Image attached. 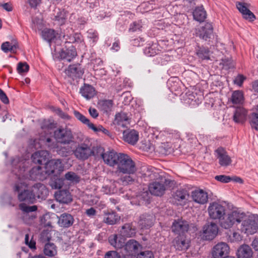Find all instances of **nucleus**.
Here are the masks:
<instances>
[{"label":"nucleus","instance_id":"obj_1","mask_svg":"<svg viewBox=\"0 0 258 258\" xmlns=\"http://www.w3.org/2000/svg\"><path fill=\"white\" fill-rule=\"evenodd\" d=\"M19 165L20 168L18 170V171L14 169L13 171L18 176V179L23 181H27V179L33 180H42L46 178L45 174L42 168L40 166L33 167L29 172V174L26 173L25 168L23 166L21 168L22 163H20Z\"/></svg>","mask_w":258,"mask_h":258},{"label":"nucleus","instance_id":"obj_2","mask_svg":"<svg viewBox=\"0 0 258 258\" xmlns=\"http://www.w3.org/2000/svg\"><path fill=\"white\" fill-rule=\"evenodd\" d=\"M27 181L20 180L15 184L14 189L17 192L18 199L20 202H26L29 204H33L35 200L33 194L32 187L31 189H26L28 187Z\"/></svg>","mask_w":258,"mask_h":258},{"label":"nucleus","instance_id":"obj_3","mask_svg":"<svg viewBox=\"0 0 258 258\" xmlns=\"http://www.w3.org/2000/svg\"><path fill=\"white\" fill-rule=\"evenodd\" d=\"M116 172L121 173H135L137 170L135 162L128 155L122 153L117 162Z\"/></svg>","mask_w":258,"mask_h":258},{"label":"nucleus","instance_id":"obj_4","mask_svg":"<svg viewBox=\"0 0 258 258\" xmlns=\"http://www.w3.org/2000/svg\"><path fill=\"white\" fill-rule=\"evenodd\" d=\"M244 217V213L235 211L230 212L227 214L225 212L224 215L219 220V223L222 228L228 229L235 224L240 223Z\"/></svg>","mask_w":258,"mask_h":258},{"label":"nucleus","instance_id":"obj_5","mask_svg":"<svg viewBox=\"0 0 258 258\" xmlns=\"http://www.w3.org/2000/svg\"><path fill=\"white\" fill-rule=\"evenodd\" d=\"M56 141L62 144H70L73 142L74 136L71 130L68 127L60 126L54 132Z\"/></svg>","mask_w":258,"mask_h":258},{"label":"nucleus","instance_id":"obj_6","mask_svg":"<svg viewBox=\"0 0 258 258\" xmlns=\"http://www.w3.org/2000/svg\"><path fill=\"white\" fill-rule=\"evenodd\" d=\"M241 222L240 230L242 232L247 234H253L256 232L258 225L253 216L247 217L244 214V217Z\"/></svg>","mask_w":258,"mask_h":258},{"label":"nucleus","instance_id":"obj_7","mask_svg":"<svg viewBox=\"0 0 258 258\" xmlns=\"http://www.w3.org/2000/svg\"><path fill=\"white\" fill-rule=\"evenodd\" d=\"M214 155L221 167H226L232 164L231 157L229 155L225 148L222 147H219L214 151Z\"/></svg>","mask_w":258,"mask_h":258},{"label":"nucleus","instance_id":"obj_8","mask_svg":"<svg viewBox=\"0 0 258 258\" xmlns=\"http://www.w3.org/2000/svg\"><path fill=\"white\" fill-rule=\"evenodd\" d=\"M74 114L75 116L80 120L82 123L86 125L89 129L93 130L94 132L98 133L101 132L105 135L109 136L110 132L108 130L105 129L103 126L99 125L95 126V125L90 122V120L86 117L84 115L81 114L78 111H74Z\"/></svg>","mask_w":258,"mask_h":258},{"label":"nucleus","instance_id":"obj_9","mask_svg":"<svg viewBox=\"0 0 258 258\" xmlns=\"http://www.w3.org/2000/svg\"><path fill=\"white\" fill-rule=\"evenodd\" d=\"M44 173L49 175L54 173L58 174L63 170V165L60 159H51L45 163Z\"/></svg>","mask_w":258,"mask_h":258},{"label":"nucleus","instance_id":"obj_10","mask_svg":"<svg viewBox=\"0 0 258 258\" xmlns=\"http://www.w3.org/2000/svg\"><path fill=\"white\" fill-rule=\"evenodd\" d=\"M210 217L214 220H218L224 215L226 212V208L221 204L217 202L211 203L208 209Z\"/></svg>","mask_w":258,"mask_h":258},{"label":"nucleus","instance_id":"obj_11","mask_svg":"<svg viewBox=\"0 0 258 258\" xmlns=\"http://www.w3.org/2000/svg\"><path fill=\"white\" fill-rule=\"evenodd\" d=\"M236 7L238 11L242 14L243 19L252 22L256 19L255 16L249 9V4L242 2H236Z\"/></svg>","mask_w":258,"mask_h":258},{"label":"nucleus","instance_id":"obj_12","mask_svg":"<svg viewBox=\"0 0 258 258\" xmlns=\"http://www.w3.org/2000/svg\"><path fill=\"white\" fill-rule=\"evenodd\" d=\"M94 153L90 147L86 144L79 145L74 151L76 157L79 160H85Z\"/></svg>","mask_w":258,"mask_h":258},{"label":"nucleus","instance_id":"obj_13","mask_svg":"<svg viewBox=\"0 0 258 258\" xmlns=\"http://www.w3.org/2000/svg\"><path fill=\"white\" fill-rule=\"evenodd\" d=\"M64 73L68 77L75 80L80 79L84 73V70L80 63L70 64L64 70Z\"/></svg>","mask_w":258,"mask_h":258},{"label":"nucleus","instance_id":"obj_14","mask_svg":"<svg viewBox=\"0 0 258 258\" xmlns=\"http://www.w3.org/2000/svg\"><path fill=\"white\" fill-rule=\"evenodd\" d=\"M189 227L188 222L182 219L174 220L171 226L172 231L178 235H184L188 231Z\"/></svg>","mask_w":258,"mask_h":258},{"label":"nucleus","instance_id":"obj_15","mask_svg":"<svg viewBox=\"0 0 258 258\" xmlns=\"http://www.w3.org/2000/svg\"><path fill=\"white\" fill-rule=\"evenodd\" d=\"M203 231L205 239L207 240H211L217 235L218 227L214 222L207 223L204 226Z\"/></svg>","mask_w":258,"mask_h":258},{"label":"nucleus","instance_id":"obj_16","mask_svg":"<svg viewBox=\"0 0 258 258\" xmlns=\"http://www.w3.org/2000/svg\"><path fill=\"white\" fill-rule=\"evenodd\" d=\"M141 247V245L137 241L130 239L125 243L123 250L127 255L135 256L138 253Z\"/></svg>","mask_w":258,"mask_h":258},{"label":"nucleus","instance_id":"obj_17","mask_svg":"<svg viewBox=\"0 0 258 258\" xmlns=\"http://www.w3.org/2000/svg\"><path fill=\"white\" fill-rule=\"evenodd\" d=\"M121 154L112 150L102 153L101 156L105 164L111 167H115Z\"/></svg>","mask_w":258,"mask_h":258},{"label":"nucleus","instance_id":"obj_18","mask_svg":"<svg viewBox=\"0 0 258 258\" xmlns=\"http://www.w3.org/2000/svg\"><path fill=\"white\" fill-rule=\"evenodd\" d=\"M229 247L225 242H220L215 245L212 250V256L214 258H220L228 253Z\"/></svg>","mask_w":258,"mask_h":258},{"label":"nucleus","instance_id":"obj_19","mask_svg":"<svg viewBox=\"0 0 258 258\" xmlns=\"http://www.w3.org/2000/svg\"><path fill=\"white\" fill-rule=\"evenodd\" d=\"M34 199H45L48 195V190L46 186L40 183H36L32 186Z\"/></svg>","mask_w":258,"mask_h":258},{"label":"nucleus","instance_id":"obj_20","mask_svg":"<svg viewBox=\"0 0 258 258\" xmlns=\"http://www.w3.org/2000/svg\"><path fill=\"white\" fill-rule=\"evenodd\" d=\"M213 32V28L212 24L210 23H206L204 26L198 29L197 34L201 38L207 40L208 38H211Z\"/></svg>","mask_w":258,"mask_h":258},{"label":"nucleus","instance_id":"obj_21","mask_svg":"<svg viewBox=\"0 0 258 258\" xmlns=\"http://www.w3.org/2000/svg\"><path fill=\"white\" fill-rule=\"evenodd\" d=\"M166 186L164 183L155 181L150 184L149 190L152 195L161 196L165 191Z\"/></svg>","mask_w":258,"mask_h":258},{"label":"nucleus","instance_id":"obj_22","mask_svg":"<svg viewBox=\"0 0 258 258\" xmlns=\"http://www.w3.org/2000/svg\"><path fill=\"white\" fill-rule=\"evenodd\" d=\"M77 55L76 48L72 45L66 49H62L59 53V57L61 59L70 62L76 57Z\"/></svg>","mask_w":258,"mask_h":258},{"label":"nucleus","instance_id":"obj_23","mask_svg":"<svg viewBox=\"0 0 258 258\" xmlns=\"http://www.w3.org/2000/svg\"><path fill=\"white\" fill-rule=\"evenodd\" d=\"M173 243L176 249L178 250H185L189 246V241L186 239L184 235L177 236L174 239Z\"/></svg>","mask_w":258,"mask_h":258},{"label":"nucleus","instance_id":"obj_24","mask_svg":"<svg viewBox=\"0 0 258 258\" xmlns=\"http://www.w3.org/2000/svg\"><path fill=\"white\" fill-rule=\"evenodd\" d=\"M191 197L194 202L200 204H205L208 200L207 192L202 189H197L192 191Z\"/></svg>","mask_w":258,"mask_h":258},{"label":"nucleus","instance_id":"obj_25","mask_svg":"<svg viewBox=\"0 0 258 258\" xmlns=\"http://www.w3.org/2000/svg\"><path fill=\"white\" fill-rule=\"evenodd\" d=\"M49 156V153L46 150H41L35 152L32 154L31 158L33 163L42 164L46 163Z\"/></svg>","mask_w":258,"mask_h":258},{"label":"nucleus","instance_id":"obj_26","mask_svg":"<svg viewBox=\"0 0 258 258\" xmlns=\"http://www.w3.org/2000/svg\"><path fill=\"white\" fill-rule=\"evenodd\" d=\"M109 243L116 249H123L125 244L124 237L121 236L119 234L118 236L116 234L110 235L108 238Z\"/></svg>","mask_w":258,"mask_h":258},{"label":"nucleus","instance_id":"obj_27","mask_svg":"<svg viewBox=\"0 0 258 258\" xmlns=\"http://www.w3.org/2000/svg\"><path fill=\"white\" fill-rule=\"evenodd\" d=\"M80 93L87 100H90L96 95V90L92 85L85 83L81 87Z\"/></svg>","mask_w":258,"mask_h":258},{"label":"nucleus","instance_id":"obj_28","mask_svg":"<svg viewBox=\"0 0 258 258\" xmlns=\"http://www.w3.org/2000/svg\"><path fill=\"white\" fill-rule=\"evenodd\" d=\"M119 234L124 237H132L136 234V229L132 223H125L121 226Z\"/></svg>","mask_w":258,"mask_h":258},{"label":"nucleus","instance_id":"obj_29","mask_svg":"<svg viewBox=\"0 0 258 258\" xmlns=\"http://www.w3.org/2000/svg\"><path fill=\"white\" fill-rule=\"evenodd\" d=\"M56 200L59 203L68 204L72 202V198L68 190H60L55 194Z\"/></svg>","mask_w":258,"mask_h":258},{"label":"nucleus","instance_id":"obj_30","mask_svg":"<svg viewBox=\"0 0 258 258\" xmlns=\"http://www.w3.org/2000/svg\"><path fill=\"white\" fill-rule=\"evenodd\" d=\"M124 140L131 145H135L139 140V133L135 130H132L123 133Z\"/></svg>","mask_w":258,"mask_h":258},{"label":"nucleus","instance_id":"obj_31","mask_svg":"<svg viewBox=\"0 0 258 258\" xmlns=\"http://www.w3.org/2000/svg\"><path fill=\"white\" fill-rule=\"evenodd\" d=\"M247 111L242 107H237L233 115V120L239 123H243L246 120Z\"/></svg>","mask_w":258,"mask_h":258},{"label":"nucleus","instance_id":"obj_32","mask_svg":"<svg viewBox=\"0 0 258 258\" xmlns=\"http://www.w3.org/2000/svg\"><path fill=\"white\" fill-rule=\"evenodd\" d=\"M19 45L18 42L15 39H13L11 42L6 41L1 45V49L5 53L11 52L15 53L17 52V49Z\"/></svg>","mask_w":258,"mask_h":258},{"label":"nucleus","instance_id":"obj_33","mask_svg":"<svg viewBox=\"0 0 258 258\" xmlns=\"http://www.w3.org/2000/svg\"><path fill=\"white\" fill-rule=\"evenodd\" d=\"M154 217L149 214H143L140 217L139 224L142 229H148L153 224Z\"/></svg>","mask_w":258,"mask_h":258},{"label":"nucleus","instance_id":"obj_34","mask_svg":"<svg viewBox=\"0 0 258 258\" xmlns=\"http://www.w3.org/2000/svg\"><path fill=\"white\" fill-rule=\"evenodd\" d=\"M114 122L118 126L126 127L130 124V118L126 113L121 112L116 114Z\"/></svg>","mask_w":258,"mask_h":258},{"label":"nucleus","instance_id":"obj_35","mask_svg":"<svg viewBox=\"0 0 258 258\" xmlns=\"http://www.w3.org/2000/svg\"><path fill=\"white\" fill-rule=\"evenodd\" d=\"M74 221V218L71 214L63 213L60 216L58 223L61 227H69L73 225Z\"/></svg>","mask_w":258,"mask_h":258},{"label":"nucleus","instance_id":"obj_36","mask_svg":"<svg viewBox=\"0 0 258 258\" xmlns=\"http://www.w3.org/2000/svg\"><path fill=\"white\" fill-rule=\"evenodd\" d=\"M252 254L251 248L247 245H241L237 251L238 258H251Z\"/></svg>","mask_w":258,"mask_h":258},{"label":"nucleus","instance_id":"obj_37","mask_svg":"<svg viewBox=\"0 0 258 258\" xmlns=\"http://www.w3.org/2000/svg\"><path fill=\"white\" fill-rule=\"evenodd\" d=\"M230 100L232 104L234 105H241L243 104L244 101L243 92L240 90L233 91L230 98Z\"/></svg>","mask_w":258,"mask_h":258},{"label":"nucleus","instance_id":"obj_38","mask_svg":"<svg viewBox=\"0 0 258 258\" xmlns=\"http://www.w3.org/2000/svg\"><path fill=\"white\" fill-rule=\"evenodd\" d=\"M98 105L100 109L104 113L108 114L112 111L113 102L111 100H103L100 101Z\"/></svg>","mask_w":258,"mask_h":258},{"label":"nucleus","instance_id":"obj_39","mask_svg":"<svg viewBox=\"0 0 258 258\" xmlns=\"http://www.w3.org/2000/svg\"><path fill=\"white\" fill-rule=\"evenodd\" d=\"M43 252L45 255L53 257L57 254V248L53 243L47 242L44 245Z\"/></svg>","mask_w":258,"mask_h":258},{"label":"nucleus","instance_id":"obj_40","mask_svg":"<svg viewBox=\"0 0 258 258\" xmlns=\"http://www.w3.org/2000/svg\"><path fill=\"white\" fill-rule=\"evenodd\" d=\"M125 175L121 176L118 179V182L122 185H127L133 184L136 180V176L135 173H124Z\"/></svg>","mask_w":258,"mask_h":258},{"label":"nucleus","instance_id":"obj_41","mask_svg":"<svg viewBox=\"0 0 258 258\" xmlns=\"http://www.w3.org/2000/svg\"><path fill=\"white\" fill-rule=\"evenodd\" d=\"M40 223L42 227L51 229L53 227L52 224L53 223V219L49 213H46L40 218Z\"/></svg>","mask_w":258,"mask_h":258},{"label":"nucleus","instance_id":"obj_42","mask_svg":"<svg viewBox=\"0 0 258 258\" xmlns=\"http://www.w3.org/2000/svg\"><path fill=\"white\" fill-rule=\"evenodd\" d=\"M41 35L44 40L50 43L56 38V33L54 30L46 28L42 31Z\"/></svg>","mask_w":258,"mask_h":258},{"label":"nucleus","instance_id":"obj_43","mask_svg":"<svg viewBox=\"0 0 258 258\" xmlns=\"http://www.w3.org/2000/svg\"><path fill=\"white\" fill-rule=\"evenodd\" d=\"M196 54L199 58L202 60H210L211 52L208 48L199 47L197 50Z\"/></svg>","mask_w":258,"mask_h":258},{"label":"nucleus","instance_id":"obj_44","mask_svg":"<svg viewBox=\"0 0 258 258\" xmlns=\"http://www.w3.org/2000/svg\"><path fill=\"white\" fill-rule=\"evenodd\" d=\"M195 20L199 22H203L206 18V12L202 7L196 8L193 12Z\"/></svg>","mask_w":258,"mask_h":258},{"label":"nucleus","instance_id":"obj_45","mask_svg":"<svg viewBox=\"0 0 258 258\" xmlns=\"http://www.w3.org/2000/svg\"><path fill=\"white\" fill-rule=\"evenodd\" d=\"M189 197V195L186 190L181 189H178L174 193V198L179 201L182 202L183 203H185V200H187V198Z\"/></svg>","mask_w":258,"mask_h":258},{"label":"nucleus","instance_id":"obj_46","mask_svg":"<svg viewBox=\"0 0 258 258\" xmlns=\"http://www.w3.org/2000/svg\"><path fill=\"white\" fill-rule=\"evenodd\" d=\"M120 220V217L115 213H107L104 218V222L109 225H113Z\"/></svg>","mask_w":258,"mask_h":258},{"label":"nucleus","instance_id":"obj_47","mask_svg":"<svg viewBox=\"0 0 258 258\" xmlns=\"http://www.w3.org/2000/svg\"><path fill=\"white\" fill-rule=\"evenodd\" d=\"M159 51V50L157 48V44L153 43L152 44H149L148 46L146 47L144 53L148 56H152L158 54Z\"/></svg>","mask_w":258,"mask_h":258},{"label":"nucleus","instance_id":"obj_48","mask_svg":"<svg viewBox=\"0 0 258 258\" xmlns=\"http://www.w3.org/2000/svg\"><path fill=\"white\" fill-rule=\"evenodd\" d=\"M248 118L251 127L258 131V112H252L249 115Z\"/></svg>","mask_w":258,"mask_h":258},{"label":"nucleus","instance_id":"obj_49","mask_svg":"<svg viewBox=\"0 0 258 258\" xmlns=\"http://www.w3.org/2000/svg\"><path fill=\"white\" fill-rule=\"evenodd\" d=\"M19 209L24 213H29L35 212L37 210V206L36 205L27 206L25 203H21L19 205Z\"/></svg>","mask_w":258,"mask_h":258},{"label":"nucleus","instance_id":"obj_50","mask_svg":"<svg viewBox=\"0 0 258 258\" xmlns=\"http://www.w3.org/2000/svg\"><path fill=\"white\" fill-rule=\"evenodd\" d=\"M64 176L67 180L72 182L78 183L80 181V177L73 172H67Z\"/></svg>","mask_w":258,"mask_h":258},{"label":"nucleus","instance_id":"obj_51","mask_svg":"<svg viewBox=\"0 0 258 258\" xmlns=\"http://www.w3.org/2000/svg\"><path fill=\"white\" fill-rule=\"evenodd\" d=\"M56 127V123L49 120H44L41 124V127L43 130H52Z\"/></svg>","mask_w":258,"mask_h":258},{"label":"nucleus","instance_id":"obj_52","mask_svg":"<svg viewBox=\"0 0 258 258\" xmlns=\"http://www.w3.org/2000/svg\"><path fill=\"white\" fill-rule=\"evenodd\" d=\"M51 238V233L48 229L43 230L40 234V240L43 242L49 241Z\"/></svg>","mask_w":258,"mask_h":258},{"label":"nucleus","instance_id":"obj_53","mask_svg":"<svg viewBox=\"0 0 258 258\" xmlns=\"http://www.w3.org/2000/svg\"><path fill=\"white\" fill-rule=\"evenodd\" d=\"M142 28V25L141 21H135L130 24L129 31L134 32L137 31H141Z\"/></svg>","mask_w":258,"mask_h":258},{"label":"nucleus","instance_id":"obj_54","mask_svg":"<svg viewBox=\"0 0 258 258\" xmlns=\"http://www.w3.org/2000/svg\"><path fill=\"white\" fill-rule=\"evenodd\" d=\"M87 37L88 38L92 40L93 43L96 42L99 38L97 31L93 29H89L87 31Z\"/></svg>","mask_w":258,"mask_h":258},{"label":"nucleus","instance_id":"obj_55","mask_svg":"<svg viewBox=\"0 0 258 258\" xmlns=\"http://www.w3.org/2000/svg\"><path fill=\"white\" fill-rule=\"evenodd\" d=\"M17 71L19 74L27 73L29 70V66L26 62H19L17 66Z\"/></svg>","mask_w":258,"mask_h":258},{"label":"nucleus","instance_id":"obj_56","mask_svg":"<svg viewBox=\"0 0 258 258\" xmlns=\"http://www.w3.org/2000/svg\"><path fill=\"white\" fill-rule=\"evenodd\" d=\"M54 20L57 21L60 25H62L65 23L66 16L64 13L59 11L57 15L55 16Z\"/></svg>","mask_w":258,"mask_h":258},{"label":"nucleus","instance_id":"obj_57","mask_svg":"<svg viewBox=\"0 0 258 258\" xmlns=\"http://www.w3.org/2000/svg\"><path fill=\"white\" fill-rule=\"evenodd\" d=\"M215 179L222 183H228L232 180V177L225 175H217L215 177Z\"/></svg>","mask_w":258,"mask_h":258},{"label":"nucleus","instance_id":"obj_58","mask_svg":"<svg viewBox=\"0 0 258 258\" xmlns=\"http://www.w3.org/2000/svg\"><path fill=\"white\" fill-rule=\"evenodd\" d=\"M63 184V182L62 180L59 178H57L54 181H53L50 184V185L53 188L59 189L62 186Z\"/></svg>","mask_w":258,"mask_h":258},{"label":"nucleus","instance_id":"obj_59","mask_svg":"<svg viewBox=\"0 0 258 258\" xmlns=\"http://www.w3.org/2000/svg\"><path fill=\"white\" fill-rule=\"evenodd\" d=\"M137 258H154V255L151 251H145L138 254Z\"/></svg>","mask_w":258,"mask_h":258},{"label":"nucleus","instance_id":"obj_60","mask_svg":"<svg viewBox=\"0 0 258 258\" xmlns=\"http://www.w3.org/2000/svg\"><path fill=\"white\" fill-rule=\"evenodd\" d=\"M55 113L61 118L64 119H70L71 117L67 113L62 111V110L59 108H57L55 110Z\"/></svg>","mask_w":258,"mask_h":258},{"label":"nucleus","instance_id":"obj_61","mask_svg":"<svg viewBox=\"0 0 258 258\" xmlns=\"http://www.w3.org/2000/svg\"><path fill=\"white\" fill-rule=\"evenodd\" d=\"M104 258H120V255L116 251H109L105 254Z\"/></svg>","mask_w":258,"mask_h":258},{"label":"nucleus","instance_id":"obj_62","mask_svg":"<svg viewBox=\"0 0 258 258\" xmlns=\"http://www.w3.org/2000/svg\"><path fill=\"white\" fill-rule=\"evenodd\" d=\"M229 238L231 242L238 241L241 240L242 239L241 235L236 232H233L232 235L229 236Z\"/></svg>","mask_w":258,"mask_h":258},{"label":"nucleus","instance_id":"obj_63","mask_svg":"<svg viewBox=\"0 0 258 258\" xmlns=\"http://www.w3.org/2000/svg\"><path fill=\"white\" fill-rule=\"evenodd\" d=\"M245 79V78L243 75H239L234 79V84L241 86Z\"/></svg>","mask_w":258,"mask_h":258},{"label":"nucleus","instance_id":"obj_64","mask_svg":"<svg viewBox=\"0 0 258 258\" xmlns=\"http://www.w3.org/2000/svg\"><path fill=\"white\" fill-rule=\"evenodd\" d=\"M0 100L5 104L9 103V100L6 93L0 88Z\"/></svg>","mask_w":258,"mask_h":258}]
</instances>
